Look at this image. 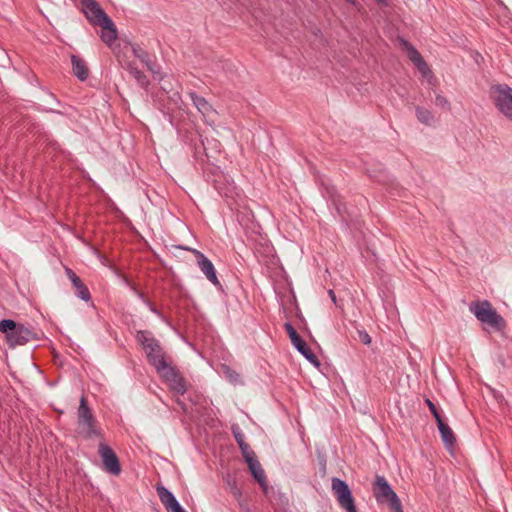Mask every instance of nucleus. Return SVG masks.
I'll use <instances>...</instances> for the list:
<instances>
[{
	"instance_id": "obj_27",
	"label": "nucleus",
	"mask_w": 512,
	"mask_h": 512,
	"mask_svg": "<svg viewBox=\"0 0 512 512\" xmlns=\"http://www.w3.org/2000/svg\"><path fill=\"white\" fill-rule=\"evenodd\" d=\"M232 434H233L239 447L247 443L245 441L244 434L241 432V430L239 429V427L237 425L232 426Z\"/></svg>"
},
{
	"instance_id": "obj_10",
	"label": "nucleus",
	"mask_w": 512,
	"mask_h": 512,
	"mask_svg": "<svg viewBox=\"0 0 512 512\" xmlns=\"http://www.w3.org/2000/svg\"><path fill=\"white\" fill-rule=\"evenodd\" d=\"M284 328L297 351L300 352L311 364L319 368L321 365L319 359L309 348L305 340H303L302 337L298 334L293 325L290 322H286L284 324Z\"/></svg>"
},
{
	"instance_id": "obj_38",
	"label": "nucleus",
	"mask_w": 512,
	"mask_h": 512,
	"mask_svg": "<svg viewBox=\"0 0 512 512\" xmlns=\"http://www.w3.org/2000/svg\"><path fill=\"white\" fill-rule=\"evenodd\" d=\"M389 512H404L403 509L389 510Z\"/></svg>"
},
{
	"instance_id": "obj_4",
	"label": "nucleus",
	"mask_w": 512,
	"mask_h": 512,
	"mask_svg": "<svg viewBox=\"0 0 512 512\" xmlns=\"http://www.w3.org/2000/svg\"><path fill=\"white\" fill-rule=\"evenodd\" d=\"M372 492L379 504L386 505L388 510L403 509L402 502L386 478L376 475L372 483Z\"/></svg>"
},
{
	"instance_id": "obj_8",
	"label": "nucleus",
	"mask_w": 512,
	"mask_h": 512,
	"mask_svg": "<svg viewBox=\"0 0 512 512\" xmlns=\"http://www.w3.org/2000/svg\"><path fill=\"white\" fill-rule=\"evenodd\" d=\"M492 97L498 110L512 120V88L506 84L495 85L492 87Z\"/></svg>"
},
{
	"instance_id": "obj_37",
	"label": "nucleus",
	"mask_w": 512,
	"mask_h": 512,
	"mask_svg": "<svg viewBox=\"0 0 512 512\" xmlns=\"http://www.w3.org/2000/svg\"><path fill=\"white\" fill-rule=\"evenodd\" d=\"M375 1H376L377 3H379V4L384 5V6H387V5H388V3L386 2V0H375Z\"/></svg>"
},
{
	"instance_id": "obj_9",
	"label": "nucleus",
	"mask_w": 512,
	"mask_h": 512,
	"mask_svg": "<svg viewBox=\"0 0 512 512\" xmlns=\"http://www.w3.org/2000/svg\"><path fill=\"white\" fill-rule=\"evenodd\" d=\"M332 490L341 508L347 512H357L355 500L348 484L339 478L332 479Z\"/></svg>"
},
{
	"instance_id": "obj_25",
	"label": "nucleus",
	"mask_w": 512,
	"mask_h": 512,
	"mask_svg": "<svg viewBox=\"0 0 512 512\" xmlns=\"http://www.w3.org/2000/svg\"><path fill=\"white\" fill-rule=\"evenodd\" d=\"M76 292L77 297H79L81 300L88 302L91 299V294L89 292L88 287L81 281V283L75 284L73 286Z\"/></svg>"
},
{
	"instance_id": "obj_7",
	"label": "nucleus",
	"mask_w": 512,
	"mask_h": 512,
	"mask_svg": "<svg viewBox=\"0 0 512 512\" xmlns=\"http://www.w3.org/2000/svg\"><path fill=\"white\" fill-rule=\"evenodd\" d=\"M78 424L80 428L79 433L85 439L103 438L102 432L97 426V420L92 414L85 396H82L80 399V405L78 408Z\"/></svg>"
},
{
	"instance_id": "obj_20",
	"label": "nucleus",
	"mask_w": 512,
	"mask_h": 512,
	"mask_svg": "<svg viewBox=\"0 0 512 512\" xmlns=\"http://www.w3.org/2000/svg\"><path fill=\"white\" fill-rule=\"evenodd\" d=\"M123 67L129 71V73L135 78V80L141 87H148L150 82L147 76L141 70H139L134 63L127 62L126 65Z\"/></svg>"
},
{
	"instance_id": "obj_24",
	"label": "nucleus",
	"mask_w": 512,
	"mask_h": 512,
	"mask_svg": "<svg viewBox=\"0 0 512 512\" xmlns=\"http://www.w3.org/2000/svg\"><path fill=\"white\" fill-rule=\"evenodd\" d=\"M226 483L229 487L230 493L239 502L240 507L243 508L242 492H241L240 488H238L236 480L228 477L226 479Z\"/></svg>"
},
{
	"instance_id": "obj_35",
	"label": "nucleus",
	"mask_w": 512,
	"mask_h": 512,
	"mask_svg": "<svg viewBox=\"0 0 512 512\" xmlns=\"http://www.w3.org/2000/svg\"><path fill=\"white\" fill-rule=\"evenodd\" d=\"M146 302H147V304L149 305V308H150V310H151L153 313H155V314H157V315H159V316H162V314L160 313V311H159V310H158V309H157V308H156L152 303H150L148 300H146Z\"/></svg>"
},
{
	"instance_id": "obj_30",
	"label": "nucleus",
	"mask_w": 512,
	"mask_h": 512,
	"mask_svg": "<svg viewBox=\"0 0 512 512\" xmlns=\"http://www.w3.org/2000/svg\"><path fill=\"white\" fill-rule=\"evenodd\" d=\"M425 402H426L430 412L434 416L435 420L438 421V419H442V416H441L440 412L438 411L436 405L428 398L425 400Z\"/></svg>"
},
{
	"instance_id": "obj_34",
	"label": "nucleus",
	"mask_w": 512,
	"mask_h": 512,
	"mask_svg": "<svg viewBox=\"0 0 512 512\" xmlns=\"http://www.w3.org/2000/svg\"><path fill=\"white\" fill-rule=\"evenodd\" d=\"M168 512H187L181 505L178 503L177 505H174L173 508H171Z\"/></svg>"
},
{
	"instance_id": "obj_36",
	"label": "nucleus",
	"mask_w": 512,
	"mask_h": 512,
	"mask_svg": "<svg viewBox=\"0 0 512 512\" xmlns=\"http://www.w3.org/2000/svg\"><path fill=\"white\" fill-rule=\"evenodd\" d=\"M328 294H329L331 300L334 302V304L337 305V299H336L335 292L332 289H330L328 291Z\"/></svg>"
},
{
	"instance_id": "obj_6",
	"label": "nucleus",
	"mask_w": 512,
	"mask_h": 512,
	"mask_svg": "<svg viewBox=\"0 0 512 512\" xmlns=\"http://www.w3.org/2000/svg\"><path fill=\"white\" fill-rule=\"evenodd\" d=\"M470 311L480 322L488 324L496 331H502L506 328L504 318L497 313L487 300L472 302L470 304Z\"/></svg>"
},
{
	"instance_id": "obj_21",
	"label": "nucleus",
	"mask_w": 512,
	"mask_h": 512,
	"mask_svg": "<svg viewBox=\"0 0 512 512\" xmlns=\"http://www.w3.org/2000/svg\"><path fill=\"white\" fill-rule=\"evenodd\" d=\"M326 190L330 200L335 206L337 213L343 217L344 213L347 212V209L345 204L342 203L341 195L336 191L334 187H328Z\"/></svg>"
},
{
	"instance_id": "obj_3",
	"label": "nucleus",
	"mask_w": 512,
	"mask_h": 512,
	"mask_svg": "<svg viewBox=\"0 0 512 512\" xmlns=\"http://www.w3.org/2000/svg\"><path fill=\"white\" fill-rule=\"evenodd\" d=\"M137 342L146 352L148 362L155 367L157 371L166 367L167 361L162 347L157 339L152 336L150 331L139 330L136 333Z\"/></svg>"
},
{
	"instance_id": "obj_33",
	"label": "nucleus",
	"mask_w": 512,
	"mask_h": 512,
	"mask_svg": "<svg viewBox=\"0 0 512 512\" xmlns=\"http://www.w3.org/2000/svg\"><path fill=\"white\" fill-rule=\"evenodd\" d=\"M125 282L135 291V293L142 299H144L143 292L137 290V288L134 286V284H131L127 278H125Z\"/></svg>"
},
{
	"instance_id": "obj_15",
	"label": "nucleus",
	"mask_w": 512,
	"mask_h": 512,
	"mask_svg": "<svg viewBox=\"0 0 512 512\" xmlns=\"http://www.w3.org/2000/svg\"><path fill=\"white\" fill-rule=\"evenodd\" d=\"M405 46L407 47V54L409 60L414 63L419 72L423 76H428L429 74H431V70L428 64L426 63L422 55L419 53V51L408 42H405Z\"/></svg>"
},
{
	"instance_id": "obj_29",
	"label": "nucleus",
	"mask_w": 512,
	"mask_h": 512,
	"mask_svg": "<svg viewBox=\"0 0 512 512\" xmlns=\"http://www.w3.org/2000/svg\"><path fill=\"white\" fill-rule=\"evenodd\" d=\"M435 105L446 110H450V103L446 97L438 94L435 97Z\"/></svg>"
},
{
	"instance_id": "obj_19",
	"label": "nucleus",
	"mask_w": 512,
	"mask_h": 512,
	"mask_svg": "<svg viewBox=\"0 0 512 512\" xmlns=\"http://www.w3.org/2000/svg\"><path fill=\"white\" fill-rule=\"evenodd\" d=\"M157 493L167 512L179 503L175 496L164 486H158Z\"/></svg>"
},
{
	"instance_id": "obj_1",
	"label": "nucleus",
	"mask_w": 512,
	"mask_h": 512,
	"mask_svg": "<svg viewBox=\"0 0 512 512\" xmlns=\"http://www.w3.org/2000/svg\"><path fill=\"white\" fill-rule=\"evenodd\" d=\"M79 2L81 10L88 21L92 25L102 28V41L110 45L117 38V29L111 18L106 14L96 0H79Z\"/></svg>"
},
{
	"instance_id": "obj_13",
	"label": "nucleus",
	"mask_w": 512,
	"mask_h": 512,
	"mask_svg": "<svg viewBox=\"0 0 512 512\" xmlns=\"http://www.w3.org/2000/svg\"><path fill=\"white\" fill-rule=\"evenodd\" d=\"M193 252L197 259L200 270L204 273L206 278L216 287H221V284L217 278L215 267L213 263L199 250L189 249Z\"/></svg>"
},
{
	"instance_id": "obj_32",
	"label": "nucleus",
	"mask_w": 512,
	"mask_h": 512,
	"mask_svg": "<svg viewBox=\"0 0 512 512\" xmlns=\"http://www.w3.org/2000/svg\"><path fill=\"white\" fill-rule=\"evenodd\" d=\"M227 377L231 382H237L239 379V374L235 371H232L229 367L225 366Z\"/></svg>"
},
{
	"instance_id": "obj_16",
	"label": "nucleus",
	"mask_w": 512,
	"mask_h": 512,
	"mask_svg": "<svg viewBox=\"0 0 512 512\" xmlns=\"http://www.w3.org/2000/svg\"><path fill=\"white\" fill-rule=\"evenodd\" d=\"M436 423L445 447L447 449L454 448L456 444V437L451 428L449 427V425L445 423L443 419H438Z\"/></svg>"
},
{
	"instance_id": "obj_39",
	"label": "nucleus",
	"mask_w": 512,
	"mask_h": 512,
	"mask_svg": "<svg viewBox=\"0 0 512 512\" xmlns=\"http://www.w3.org/2000/svg\"><path fill=\"white\" fill-rule=\"evenodd\" d=\"M348 3L352 4V5H355L356 4V0H346Z\"/></svg>"
},
{
	"instance_id": "obj_11",
	"label": "nucleus",
	"mask_w": 512,
	"mask_h": 512,
	"mask_svg": "<svg viewBox=\"0 0 512 512\" xmlns=\"http://www.w3.org/2000/svg\"><path fill=\"white\" fill-rule=\"evenodd\" d=\"M161 374L164 381L168 384L169 388L180 395H184L187 391V383L181 373L173 366L166 363V367L157 371Z\"/></svg>"
},
{
	"instance_id": "obj_28",
	"label": "nucleus",
	"mask_w": 512,
	"mask_h": 512,
	"mask_svg": "<svg viewBox=\"0 0 512 512\" xmlns=\"http://www.w3.org/2000/svg\"><path fill=\"white\" fill-rule=\"evenodd\" d=\"M356 334H357V339L362 342L363 344L365 345H370L371 344V337L370 335L365 331V330H360V329H357L356 330ZM356 339V337H354Z\"/></svg>"
},
{
	"instance_id": "obj_18",
	"label": "nucleus",
	"mask_w": 512,
	"mask_h": 512,
	"mask_svg": "<svg viewBox=\"0 0 512 512\" xmlns=\"http://www.w3.org/2000/svg\"><path fill=\"white\" fill-rule=\"evenodd\" d=\"M132 52L135 57H137L142 63H144L147 67V69L153 73L156 72L155 70V63L151 60L150 55L148 52H146L140 45L133 44L132 45Z\"/></svg>"
},
{
	"instance_id": "obj_12",
	"label": "nucleus",
	"mask_w": 512,
	"mask_h": 512,
	"mask_svg": "<svg viewBox=\"0 0 512 512\" xmlns=\"http://www.w3.org/2000/svg\"><path fill=\"white\" fill-rule=\"evenodd\" d=\"M98 452L101 456L104 470L112 475H119L122 469L119 458L114 450L107 444L100 442Z\"/></svg>"
},
{
	"instance_id": "obj_31",
	"label": "nucleus",
	"mask_w": 512,
	"mask_h": 512,
	"mask_svg": "<svg viewBox=\"0 0 512 512\" xmlns=\"http://www.w3.org/2000/svg\"><path fill=\"white\" fill-rule=\"evenodd\" d=\"M66 274L70 281L72 282V285L75 286V284L81 283L80 277L70 268L66 267Z\"/></svg>"
},
{
	"instance_id": "obj_2",
	"label": "nucleus",
	"mask_w": 512,
	"mask_h": 512,
	"mask_svg": "<svg viewBox=\"0 0 512 512\" xmlns=\"http://www.w3.org/2000/svg\"><path fill=\"white\" fill-rule=\"evenodd\" d=\"M0 332L5 335L6 341L11 348L39 341L43 337V333L40 330H35L12 319L0 321Z\"/></svg>"
},
{
	"instance_id": "obj_17",
	"label": "nucleus",
	"mask_w": 512,
	"mask_h": 512,
	"mask_svg": "<svg viewBox=\"0 0 512 512\" xmlns=\"http://www.w3.org/2000/svg\"><path fill=\"white\" fill-rule=\"evenodd\" d=\"M73 74L80 80L85 81L89 76V69L86 62L77 55H71Z\"/></svg>"
},
{
	"instance_id": "obj_23",
	"label": "nucleus",
	"mask_w": 512,
	"mask_h": 512,
	"mask_svg": "<svg viewBox=\"0 0 512 512\" xmlns=\"http://www.w3.org/2000/svg\"><path fill=\"white\" fill-rule=\"evenodd\" d=\"M416 116L417 119L425 125H431L434 119L433 114L428 109L420 106L416 107Z\"/></svg>"
},
{
	"instance_id": "obj_14",
	"label": "nucleus",
	"mask_w": 512,
	"mask_h": 512,
	"mask_svg": "<svg viewBox=\"0 0 512 512\" xmlns=\"http://www.w3.org/2000/svg\"><path fill=\"white\" fill-rule=\"evenodd\" d=\"M253 478L258 482L264 494H268V482L265 476V472L257 458L249 459L246 462Z\"/></svg>"
},
{
	"instance_id": "obj_22",
	"label": "nucleus",
	"mask_w": 512,
	"mask_h": 512,
	"mask_svg": "<svg viewBox=\"0 0 512 512\" xmlns=\"http://www.w3.org/2000/svg\"><path fill=\"white\" fill-rule=\"evenodd\" d=\"M189 96L198 111L203 115H207L210 111H212V106L204 97L197 95L195 92H190Z\"/></svg>"
},
{
	"instance_id": "obj_26",
	"label": "nucleus",
	"mask_w": 512,
	"mask_h": 512,
	"mask_svg": "<svg viewBox=\"0 0 512 512\" xmlns=\"http://www.w3.org/2000/svg\"><path fill=\"white\" fill-rule=\"evenodd\" d=\"M239 448L241 450V453H242V456H243L245 462H248L249 459L257 458L255 455V452L252 450V448L250 447V445L248 443L240 446Z\"/></svg>"
},
{
	"instance_id": "obj_5",
	"label": "nucleus",
	"mask_w": 512,
	"mask_h": 512,
	"mask_svg": "<svg viewBox=\"0 0 512 512\" xmlns=\"http://www.w3.org/2000/svg\"><path fill=\"white\" fill-rule=\"evenodd\" d=\"M241 221H245L244 226L247 233L251 234L252 240L255 242L254 250L256 254H261L265 257L273 255V247L270 245L266 234L263 232L261 225L255 220L252 212L245 215Z\"/></svg>"
}]
</instances>
